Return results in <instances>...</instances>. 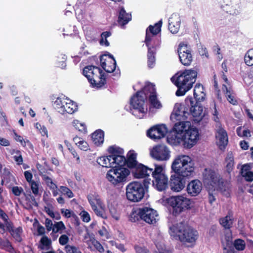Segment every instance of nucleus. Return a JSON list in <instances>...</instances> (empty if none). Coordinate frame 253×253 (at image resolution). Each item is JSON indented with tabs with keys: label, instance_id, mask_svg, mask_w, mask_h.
<instances>
[{
	"label": "nucleus",
	"instance_id": "nucleus-21",
	"mask_svg": "<svg viewBox=\"0 0 253 253\" xmlns=\"http://www.w3.org/2000/svg\"><path fill=\"white\" fill-rule=\"evenodd\" d=\"M203 188L202 182L198 179L190 181L187 185L186 191L187 193L192 197L198 195Z\"/></svg>",
	"mask_w": 253,
	"mask_h": 253
},
{
	"label": "nucleus",
	"instance_id": "nucleus-9",
	"mask_svg": "<svg viewBox=\"0 0 253 253\" xmlns=\"http://www.w3.org/2000/svg\"><path fill=\"white\" fill-rule=\"evenodd\" d=\"M205 182L211 185L215 189L226 190L229 187L227 181H223L217 172L214 170L206 169L203 174Z\"/></svg>",
	"mask_w": 253,
	"mask_h": 253
},
{
	"label": "nucleus",
	"instance_id": "nucleus-55",
	"mask_svg": "<svg viewBox=\"0 0 253 253\" xmlns=\"http://www.w3.org/2000/svg\"><path fill=\"white\" fill-rule=\"evenodd\" d=\"M29 184L33 193L36 196L38 195L39 192L40 182L33 181L29 183Z\"/></svg>",
	"mask_w": 253,
	"mask_h": 253
},
{
	"label": "nucleus",
	"instance_id": "nucleus-58",
	"mask_svg": "<svg viewBox=\"0 0 253 253\" xmlns=\"http://www.w3.org/2000/svg\"><path fill=\"white\" fill-rule=\"evenodd\" d=\"M60 191L62 194L67 195L69 198H71L74 197L73 192L68 187L61 186L60 188Z\"/></svg>",
	"mask_w": 253,
	"mask_h": 253
},
{
	"label": "nucleus",
	"instance_id": "nucleus-43",
	"mask_svg": "<svg viewBox=\"0 0 253 253\" xmlns=\"http://www.w3.org/2000/svg\"><path fill=\"white\" fill-rule=\"evenodd\" d=\"M2 221L3 223L0 221V233H4L6 231L9 232L11 229L13 228L12 222L9 220V218Z\"/></svg>",
	"mask_w": 253,
	"mask_h": 253
},
{
	"label": "nucleus",
	"instance_id": "nucleus-40",
	"mask_svg": "<svg viewBox=\"0 0 253 253\" xmlns=\"http://www.w3.org/2000/svg\"><path fill=\"white\" fill-rule=\"evenodd\" d=\"M137 154L133 150L129 151L127 154V163L128 167L133 168L138 163L136 161Z\"/></svg>",
	"mask_w": 253,
	"mask_h": 253
},
{
	"label": "nucleus",
	"instance_id": "nucleus-8",
	"mask_svg": "<svg viewBox=\"0 0 253 253\" xmlns=\"http://www.w3.org/2000/svg\"><path fill=\"white\" fill-rule=\"evenodd\" d=\"M153 185L159 191L165 190L168 185V176L166 174L165 165H155L152 172Z\"/></svg>",
	"mask_w": 253,
	"mask_h": 253
},
{
	"label": "nucleus",
	"instance_id": "nucleus-52",
	"mask_svg": "<svg viewBox=\"0 0 253 253\" xmlns=\"http://www.w3.org/2000/svg\"><path fill=\"white\" fill-rule=\"evenodd\" d=\"M45 211L52 218L56 220H59L61 218L60 214L58 212H54L52 208L45 207Z\"/></svg>",
	"mask_w": 253,
	"mask_h": 253
},
{
	"label": "nucleus",
	"instance_id": "nucleus-17",
	"mask_svg": "<svg viewBox=\"0 0 253 253\" xmlns=\"http://www.w3.org/2000/svg\"><path fill=\"white\" fill-rule=\"evenodd\" d=\"M162 25V20H160L154 25H150L146 29L145 42L146 46L149 47L152 40V37L158 34L161 31Z\"/></svg>",
	"mask_w": 253,
	"mask_h": 253
},
{
	"label": "nucleus",
	"instance_id": "nucleus-3",
	"mask_svg": "<svg viewBox=\"0 0 253 253\" xmlns=\"http://www.w3.org/2000/svg\"><path fill=\"white\" fill-rule=\"evenodd\" d=\"M169 234L173 239L178 240L184 244L193 245L198 237L196 230L182 223L170 226Z\"/></svg>",
	"mask_w": 253,
	"mask_h": 253
},
{
	"label": "nucleus",
	"instance_id": "nucleus-25",
	"mask_svg": "<svg viewBox=\"0 0 253 253\" xmlns=\"http://www.w3.org/2000/svg\"><path fill=\"white\" fill-rule=\"evenodd\" d=\"M227 3L221 6L223 11L230 15H237L239 13L240 5L235 0H226Z\"/></svg>",
	"mask_w": 253,
	"mask_h": 253
},
{
	"label": "nucleus",
	"instance_id": "nucleus-57",
	"mask_svg": "<svg viewBox=\"0 0 253 253\" xmlns=\"http://www.w3.org/2000/svg\"><path fill=\"white\" fill-rule=\"evenodd\" d=\"M43 179L50 189H57V185L53 182L51 178L47 176H43Z\"/></svg>",
	"mask_w": 253,
	"mask_h": 253
},
{
	"label": "nucleus",
	"instance_id": "nucleus-36",
	"mask_svg": "<svg viewBox=\"0 0 253 253\" xmlns=\"http://www.w3.org/2000/svg\"><path fill=\"white\" fill-rule=\"evenodd\" d=\"M232 235L230 230L226 231L221 238V243L224 249L232 244Z\"/></svg>",
	"mask_w": 253,
	"mask_h": 253
},
{
	"label": "nucleus",
	"instance_id": "nucleus-4",
	"mask_svg": "<svg viewBox=\"0 0 253 253\" xmlns=\"http://www.w3.org/2000/svg\"><path fill=\"white\" fill-rule=\"evenodd\" d=\"M171 169L175 174L185 177L194 173L195 167L194 162L190 156L180 154L174 157Z\"/></svg>",
	"mask_w": 253,
	"mask_h": 253
},
{
	"label": "nucleus",
	"instance_id": "nucleus-20",
	"mask_svg": "<svg viewBox=\"0 0 253 253\" xmlns=\"http://www.w3.org/2000/svg\"><path fill=\"white\" fill-rule=\"evenodd\" d=\"M182 176L175 174L170 177V189L175 192H180L185 187V182Z\"/></svg>",
	"mask_w": 253,
	"mask_h": 253
},
{
	"label": "nucleus",
	"instance_id": "nucleus-1",
	"mask_svg": "<svg viewBox=\"0 0 253 253\" xmlns=\"http://www.w3.org/2000/svg\"><path fill=\"white\" fill-rule=\"evenodd\" d=\"M150 93L149 101L150 107L155 109H160L162 105L158 100L155 86L150 84L145 85L142 90H139L133 95L130 100V104L132 107V114L138 119H142L146 114L144 106L147 98L146 94Z\"/></svg>",
	"mask_w": 253,
	"mask_h": 253
},
{
	"label": "nucleus",
	"instance_id": "nucleus-46",
	"mask_svg": "<svg viewBox=\"0 0 253 253\" xmlns=\"http://www.w3.org/2000/svg\"><path fill=\"white\" fill-rule=\"evenodd\" d=\"M61 212L63 216L66 218L72 217L76 221V225L79 224V218L72 211L67 209H62Z\"/></svg>",
	"mask_w": 253,
	"mask_h": 253
},
{
	"label": "nucleus",
	"instance_id": "nucleus-31",
	"mask_svg": "<svg viewBox=\"0 0 253 253\" xmlns=\"http://www.w3.org/2000/svg\"><path fill=\"white\" fill-rule=\"evenodd\" d=\"M193 95L195 99L197 102H200L204 100L206 94L204 92V88L202 84H197L195 85L194 89Z\"/></svg>",
	"mask_w": 253,
	"mask_h": 253
},
{
	"label": "nucleus",
	"instance_id": "nucleus-26",
	"mask_svg": "<svg viewBox=\"0 0 253 253\" xmlns=\"http://www.w3.org/2000/svg\"><path fill=\"white\" fill-rule=\"evenodd\" d=\"M222 90L227 101L233 105H237L238 103L236 94L231 86L228 87L226 84H223Z\"/></svg>",
	"mask_w": 253,
	"mask_h": 253
},
{
	"label": "nucleus",
	"instance_id": "nucleus-30",
	"mask_svg": "<svg viewBox=\"0 0 253 253\" xmlns=\"http://www.w3.org/2000/svg\"><path fill=\"white\" fill-rule=\"evenodd\" d=\"M166 135L167 142H181L182 141V136L179 134L173 127L169 131H168Z\"/></svg>",
	"mask_w": 253,
	"mask_h": 253
},
{
	"label": "nucleus",
	"instance_id": "nucleus-59",
	"mask_svg": "<svg viewBox=\"0 0 253 253\" xmlns=\"http://www.w3.org/2000/svg\"><path fill=\"white\" fill-rule=\"evenodd\" d=\"M82 220L84 222H88L90 221L91 218L90 215L88 212L85 211H83L80 214Z\"/></svg>",
	"mask_w": 253,
	"mask_h": 253
},
{
	"label": "nucleus",
	"instance_id": "nucleus-45",
	"mask_svg": "<svg viewBox=\"0 0 253 253\" xmlns=\"http://www.w3.org/2000/svg\"><path fill=\"white\" fill-rule=\"evenodd\" d=\"M107 151L111 158L124 154L123 149L116 145L109 147Z\"/></svg>",
	"mask_w": 253,
	"mask_h": 253
},
{
	"label": "nucleus",
	"instance_id": "nucleus-61",
	"mask_svg": "<svg viewBox=\"0 0 253 253\" xmlns=\"http://www.w3.org/2000/svg\"><path fill=\"white\" fill-rule=\"evenodd\" d=\"M34 226L37 227V231L38 232V234L39 235H42L45 233V229L44 227L40 224H39L38 221L36 220L35 222L33 224Z\"/></svg>",
	"mask_w": 253,
	"mask_h": 253
},
{
	"label": "nucleus",
	"instance_id": "nucleus-6",
	"mask_svg": "<svg viewBox=\"0 0 253 253\" xmlns=\"http://www.w3.org/2000/svg\"><path fill=\"white\" fill-rule=\"evenodd\" d=\"M180 109L182 110L183 116L187 118L188 116L192 115L193 121L196 123H199L204 116L203 106L197 101L195 103L192 98L186 99L185 104L181 106Z\"/></svg>",
	"mask_w": 253,
	"mask_h": 253
},
{
	"label": "nucleus",
	"instance_id": "nucleus-48",
	"mask_svg": "<svg viewBox=\"0 0 253 253\" xmlns=\"http://www.w3.org/2000/svg\"><path fill=\"white\" fill-rule=\"evenodd\" d=\"M234 165L233 156L231 154L228 155L226 159V169L228 172L230 173L232 170Z\"/></svg>",
	"mask_w": 253,
	"mask_h": 253
},
{
	"label": "nucleus",
	"instance_id": "nucleus-34",
	"mask_svg": "<svg viewBox=\"0 0 253 253\" xmlns=\"http://www.w3.org/2000/svg\"><path fill=\"white\" fill-rule=\"evenodd\" d=\"M190 125V122L189 121L178 122L174 124L173 127L177 130L179 134L182 136L184 135V133L187 130L186 128H188Z\"/></svg>",
	"mask_w": 253,
	"mask_h": 253
},
{
	"label": "nucleus",
	"instance_id": "nucleus-18",
	"mask_svg": "<svg viewBox=\"0 0 253 253\" xmlns=\"http://www.w3.org/2000/svg\"><path fill=\"white\" fill-rule=\"evenodd\" d=\"M83 241L87 245L88 248L91 251L96 250L100 253L104 251V248L101 244L88 232L84 235Z\"/></svg>",
	"mask_w": 253,
	"mask_h": 253
},
{
	"label": "nucleus",
	"instance_id": "nucleus-7",
	"mask_svg": "<svg viewBox=\"0 0 253 253\" xmlns=\"http://www.w3.org/2000/svg\"><path fill=\"white\" fill-rule=\"evenodd\" d=\"M130 171L124 167H116L110 169L106 173L107 180L114 186L119 185L126 181Z\"/></svg>",
	"mask_w": 253,
	"mask_h": 253
},
{
	"label": "nucleus",
	"instance_id": "nucleus-2",
	"mask_svg": "<svg viewBox=\"0 0 253 253\" xmlns=\"http://www.w3.org/2000/svg\"><path fill=\"white\" fill-rule=\"evenodd\" d=\"M197 72L193 69L180 71L171 78V82L177 86L175 94L177 96L184 95L189 90L196 82Z\"/></svg>",
	"mask_w": 253,
	"mask_h": 253
},
{
	"label": "nucleus",
	"instance_id": "nucleus-29",
	"mask_svg": "<svg viewBox=\"0 0 253 253\" xmlns=\"http://www.w3.org/2000/svg\"><path fill=\"white\" fill-rule=\"evenodd\" d=\"M131 19V14L127 13L123 7L120 8L119 13L118 22L122 26H125Z\"/></svg>",
	"mask_w": 253,
	"mask_h": 253
},
{
	"label": "nucleus",
	"instance_id": "nucleus-50",
	"mask_svg": "<svg viewBox=\"0 0 253 253\" xmlns=\"http://www.w3.org/2000/svg\"><path fill=\"white\" fill-rule=\"evenodd\" d=\"M245 62L248 66L253 65V49L248 51L244 57Z\"/></svg>",
	"mask_w": 253,
	"mask_h": 253
},
{
	"label": "nucleus",
	"instance_id": "nucleus-47",
	"mask_svg": "<svg viewBox=\"0 0 253 253\" xmlns=\"http://www.w3.org/2000/svg\"><path fill=\"white\" fill-rule=\"evenodd\" d=\"M9 233L15 239L17 242H21L22 240L21 234L22 233V229L21 227H19L18 228L14 229L12 228Z\"/></svg>",
	"mask_w": 253,
	"mask_h": 253
},
{
	"label": "nucleus",
	"instance_id": "nucleus-14",
	"mask_svg": "<svg viewBox=\"0 0 253 253\" xmlns=\"http://www.w3.org/2000/svg\"><path fill=\"white\" fill-rule=\"evenodd\" d=\"M177 52L181 64L186 66L190 65L193 60L192 50L190 47L187 44L180 42L178 45Z\"/></svg>",
	"mask_w": 253,
	"mask_h": 253
},
{
	"label": "nucleus",
	"instance_id": "nucleus-5",
	"mask_svg": "<svg viewBox=\"0 0 253 253\" xmlns=\"http://www.w3.org/2000/svg\"><path fill=\"white\" fill-rule=\"evenodd\" d=\"M160 202L164 206H170L173 212L179 214L185 210L190 209L193 205V201L184 195L171 196L169 198L163 197Z\"/></svg>",
	"mask_w": 253,
	"mask_h": 253
},
{
	"label": "nucleus",
	"instance_id": "nucleus-24",
	"mask_svg": "<svg viewBox=\"0 0 253 253\" xmlns=\"http://www.w3.org/2000/svg\"><path fill=\"white\" fill-rule=\"evenodd\" d=\"M181 24L180 16L176 13H173L169 19V30L172 34L178 33Z\"/></svg>",
	"mask_w": 253,
	"mask_h": 253
},
{
	"label": "nucleus",
	"instance_id": "nucleus-28",
	"mask_svg": "<svg viewBox=\"0 0 253 253\" xmlns=\"http://www.w3.org/2000/svg\"><path fill=\"white\" fill-rule=\"evenodd\" d=\"M153 131L156 133L157 139H161L166 136L168 133V128L165 124H157L149 128V133L151 134V132Z\"/></svg>",
	"mask_w": 253,
	"mask_h": 253
},
{
	"label": "nucleus",
	"instance_id": "nucleus-54",
	"mask_svg": "<svg viewBox=\"0 0 253 253\" xmlns=\"http://www.w3.org/2000/svg\"><path fill=\"white\" fill-rule=\"evenodd\" d=\"M65 228V225L62 221L56 222L54 224L52 231L54 233H61Z\"/></svg>",
	"mask_w": 253,
	"mask_h": 253
},
{
	"label": "nucleus",
	"instance_id": "nucleus-16",
	"mask_svg": "<svg viewBox=\"0 0 253 253\" xmlns=\"http://www.w3.org/2000/svg\"><path fill=\"white\" fill-rule=\"evenodd\" d=\"M100 65L107 73H113L116 68V61L111 54H104L100 57Z\"/></svg>",
	"mask_w": 253,
	"mask_h": 253
},
{
	"label": "nucleus",
	"instance_id": "nucleus-60",
	"mask_svg": "<svg viewBox=\"0 0 253 253\" xmlns=\"http://www.w3.org/2000/svg\"><path fill=\"white\" fill-rule=\"evenodd\" d=\"M66 253H82L76 247L67 245L65 247Z\"/></svg>",
	"mask_w": 253,
	"mask_h": 253
},
{
	"label": "nucleus",
	"instance_id": "nucleus-42",
	"mask_svg": "<svg viewBox=\"0 0 253 253\" xmlns=\"http://www.w3.org/2000/svg\"><path fill=\"white\" fill-rule=\"evenodd\" d=\"M112 167L114 165L116 167H123L126 164V160L123 154L118 155L111 158Z\"/></svg>",
	"mask_w": 253,
	"mask_h": 253
},
{
	"label": "nucleus",
	"instance_id": "nucleus-35",
	"mask_svg": "<svg viewBox=\"0 0 253 253\" xmlns=\"http://www.w3.org/2000/svg\"><path fill=\"white\" fill-rule=\"evenodd\" d=\"M241 174L246 180L248 181L253 180V172L251 171V166L249 164H246L243 166Z\"/></svg>",
	"mask_w": 253,
	"mask_h": 253
},
{
	"label": "nucleus",
	"instance_id": "nucleus-37",
	"mask_svg": "<svg viewBox=\"0 0 253 253\" xmlns=\"http://www.w3.org/2000/svg\"><path fill=\"white\" fill-rule=\"evenodd\" d=\"M97 164L105 168L112 167L111 157L109 156H103L97 158L96 160Z\"/></svg>",
	"mask_w": 253,
	"mask_h": 253
},
{
	"label": "nucleus",
	"instance_id": "nucleus-44",
	"mask_svg": "<svg viewBox=\"0 0 253 253\" xmlns=\"http://www.w3.org/2000/svg\"><path fill=\"white\" fill-rule=\"evenodd\" d=\"M215 137L219 142H228L227 132L222 128H220L217 130Z\"/></svg>",
	"mask_w": 253,
	"mask_h": 253
},
{
	"label": "nucleus",
	"instance_id": "nucleus-15",
	"mask_svg": "<svg viewBox=\"0 0 253 253\" xmlns=\"http://www.w3.org/2000/svg\"><path fill=\"white\" fill-rule=\"evenodd\" d=\"M140 218L149 224H155L159 220V215L156 211L149 208L139 210Z\"/></svg>",
	"mask_w": 253,
	"mask_h": 253
},
{
	"label": "nucleus",
	"instance_id": "nucleus-51",
	"mask_svg": "<svg viewBox=\"0 0 253 253\" xmlns=\"http://www.w3.org/2000/svg\"><path fill=\"white\" fill-rule=\"evenodd\" d=\"M233 245L235 248L239 251H243L246 248L245 242L243 240L240 239L235 240L234 242Z\"/></svg>",
	"mask_w": 253,
	"mask_h": 253
},
{
	"label": "nucleus",
	"instance_id": "nucleus-13",
	"mask_svg": "<svg viewBox=\"0 0 253 253\" xmlns=\"http://www.w3.org/2000/svg\"><path fill=\"white\" fill-rule=\"evenodd\" d=\"M150 155L152 158L158 161H168L171 157V151L167 146L161 144L151 148Z\"/></svg>",
	"mask_w": 253,
	"mask_h": 253
},
{
	"label": "nucleus",
	"instance_id": "nucleus-53",
	"mask_svg": "<svg viewBox=\"0 0 253 253\" xmlns=\"http://www.w3.org/2000/svg\"><path fill=\"white\" fill-rule=\"evenodd\" d=\"M40 247L42 249H48L51 244V241L47 237L43 236L40 241Z\"/></svg>",
	"mask_w": 253,
	"mask_h": 253
},
{
	"label": "nucleus",
	"instance_id": "nucleus-32",
	"mask_svg": "<svg viewBox=\"0 0 253 253\" xmlns=\"http://www.w3.org/2000/svg\"><path fill=\"white\" fill-rule=\"evenodd\" d=\"M101 69L99 67L93 65H88L84 67L83 70V74L87 80L92 77L95 74H97Z\"/></svg>",
	"mask_w": 253,
	"mask_h": 253
},
{
	"label": "nucleus",
	"instance_id": "nucleus-49",
	"mask_svg": "<svg viewBox=\"0 0 253 253\" xmlns=\"http://www.w3.org/2000/svg\"><path fill=\"white\" fill-rule=\"evenodd\" d=\"M236 132L240 137H249L251 136L250 130L244 126H239L237 128Z\"/></svg>",
	"mask_w": 253,
	"mask_h": 253
},
{
	"label": "nucleus",
	"instance_id": "nucleus-12",
	"mask_svg": "<svg viewBox=\"0 0 253 253\" xmlns=\"http://www.w3.org/2000/svg\"><path fill=\"white\" fill-rule=\"evenodd\" d=\"M53 105L58 112L62 115L72 114L78 110V105L75 102L64 97H57Z\"/></svg>",
	"mask_w": 253,
	"mask_h": 253
},
{
	"label": "nucleus",
	"instance_id": "nucleus-22",
	"mask_svg": "<svg viewBox=\"0 0 253 253\" xmlns=\"http://www.w3.org/2000/svg\"><path fill=\"white\" fill-rule=\"evenodd\" d=\"M199 136L198 129L190 125L182 135V142H187V141L195 142L198 139Z\"/></svg>",
	"mask_w": 253,
	"mask_h": 253
},
{
	"label": "nucleus",
	"instance_id": "nucleus-62",
	"mask_svg": "<svg viewBox=\"0 0 253 253\" xmlns=\"http://www.w3.org/2000/svg\"><path fill=\"white\" fill-rule=\"evenodd\" d=\"M53 225H54V224H53L52 221L50 219H49L48 218L45 219V226L47 231H50L51 230L52 231L53 228Z\"/></svg>",
	"mask_w": 253,
	"mask_h": 253
},
{
	"label": "nucleus",
	"instance_id": "nucleus-33",
	"mask_svg": "<svg viewBox=\"0 0 253 253\" xmlns=\"http://www.w3.org/2000/svg\"><path fill=\"white\" fill-rule=\"evenodd\" d=\"M156 64V49L154 46L148 47L147 65L149 68L152 69Z\"/></svg>",
	"mask_w": 253,
	"mask_h": 253
},
{
	"label": "nucleus",
	"instance_id": "nucleus-39",
	"mask_svg": "<svg viewBox=\"0 0 253 253\" xmlns=\"http://www.w3.org/2000/svg\"><path fill=\"white\" fill-rule=\"evenodd\" d=\"M91 139L93 142L95 143H102L104 142V132L100 129L95 130L91 134Z\"/></svg>",
	"mask_w": 253,
	"mask_h": 253
},
{
	"label": "nucleus",
	"instance_id": "nucleus-38",
	"mask_svg": "<svg viewBox=\"0 0 253 253\" xmlns=\"http://www.w3.org/2000/svg\"><path fill=\"white\" fill-rule=\"evenodd\" d=\"M234 218L233 215L228 213L225 217L221 218L219 220L220 224L225 228L229 229L233 223Z\"/></svg>",
	"mask_w": 253,
	"mask_h": 253
},
{
	"label": "nucleus",
	"instance_id": "nucleus-11",
	"mask_svg": "<svg viewBox=\"0 0 253 253\" xmlns=\"http://www.w3.org/2000/svg\"><path fill=\"white\" fill-rule=\"evenodd\" d=\"M87 200L92 211L97 216L104 219L108 218L105 206L97 194H89L87 196Z\"/></svg>",
	"mask_w": 253,
	"mask_h": 253
},
{
	"label": "nucleus",
	"instance_id": "nucleus-56",
	"mask_svg": "<svg viewBox=\"0 0 253 253\" xmlns=\"http://www.w3.org/2000/svg\"><path fill=\"white\" fill-rule=\"evenodd\" d=\"M74 124L75 128L78 129L79 131L84 133L87 132V128L84 124L81 123L78 121H77L76 123L74 122Z\"/></svg>",
	"mask_w": 253,
	"mask_h": 253
},
{
	"label": "nucleus",
	"instance_id": "nucleus-23",
	"mask_svg": "<svg viewBox=\"0 0 253 253\" xmlns=\"http://www.w3.org/2000/svg\"><path fill=\"white\" fill-rule=\"evenodd\" d=\"M133 168L134 169L133 175L137 178H142L149 176L153 171L152 169H149L141 164H138Z\"/></svg>",
	"mask_w": 253,
	"mask_h": 253
},
{
	"label": "nucleus",
	"instance_id": "nucleus-27",
	"mask_svg": "<svg viewBox=\"0 0 253 253\" xmlns=\"http://www.w3.org/2000/svg\"><path fill=\"white\" fill-rule=\"evenodd\" d=\"M107 208L111 217L115 221H119L121 217L120 212L117 209L115 202L112 199L107 200Z\"/></svg>",
	"mask_w": 253,
	"mask_h": 253
},
{
	"label": "nucleus",
	"instance_id": "nucleus-64",
	"mask_svg": "<svg viewBox=\"0 0 253 253\" xmlns=\"http://www.w3.org/2000/svg\"><path fill=\"white\" fill-rule=\"evenodd\" d=\"M69 238L66 235H61L59 239V242L62 245H65L69 242Z\"/></svg>",
	"mask_w": 253,
	"mask_h": 253
},
{
	"label": "nucleus",
	"instance_id": "nucleus-41",
	"mask_svg": "<svg viewBox=\"0 0 253 253\" xmlns=\"http://www.w3.org/2000/svg\"><path fill=\"white\" fill-rule=\"evenodd\" d=\"M155 244L157 248L155 253H171L170 251L165 245L164 241L163 239L156 241Z\"/></svg>",
	"mask_w": 253,
	"mask_h": 253
},
{
	"label": "nucleus",
	"instance_id": "nucleus-19",
	"mask_svg": "<svg viewBox=\"0 0 253 253\" xmlns=\"http://www.w3.org/2000/svg\"><path fill=\"white\" fill-rule=\"evenodd\" d=\"M92 87L101 88L106 84V78L101 70L97 74H95L88 80Z\"/></svg>",
	"mask_w": 253,
	"mask_h": 253
},
{
	"label": "nucleus",
	"instance_id": "nucleus-10",
	"mask_svg": "<svg viewBox=\"0 0 253 253\" xmlns=\"http://www.w3.org/2000/svg\"><path fill=\"white\" fill-rule=\"evenodd\" d=\"M126 197L128 200L132 202H138L144 197L145 189L142 183L133 181L126 186Z\"/></svg>",
	"mask_w": 253,
	"mask_h": 253
},
{
	"label": "nucleus",
	"instance_id": "nucleus-63",
	"mask_svg": "<svg viewBox=\"0 0 253 253\" xmlns=\"http://www.w3.org/2000/svg\"><path fill=\"white\" fill-rule=\"evenodd\" d=\"M23 191V189L21 187L14 186L12 188V192L15 196H19Z\"/></svg>",
	"mask_w": 253,
	"mask_h": 253
}]
</instances>
